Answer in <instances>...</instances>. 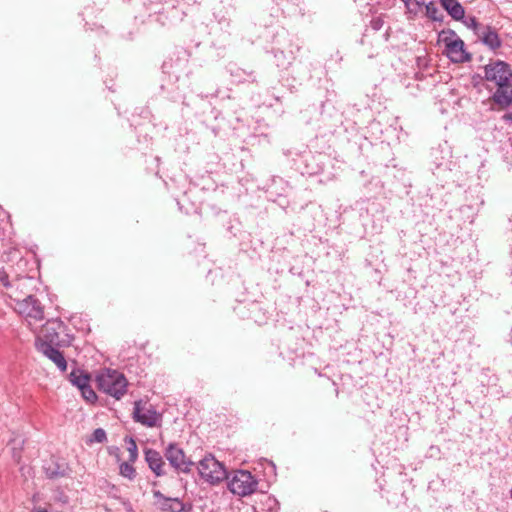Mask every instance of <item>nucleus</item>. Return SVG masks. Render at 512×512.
Segmentation results:
<instances>
[{
  "label": "nucleus",
  "instance_id": "obj_15",
  "mask_svg": "<svg viewBox=\"0 0 512 512\" xmlns=\"http://www.w3.org/2000/svg\"><path fill=\"white\" fill-rule=\"evenodd\" d=\"M442 7L454 20H462L465 16V10L458 0H440Z\"/></svg>",
  "mask_w": 512,
  "mask_h": 512
},
{
  "label": "nucleus",
  "instance_id": "obj_20",
  "mask_svg": "<svg viewBox=\"0 0 512 512\" xmlns=\"http://www.w3.org/2000/svg\"><path fill=\"white\" fill-rule=\"evenodd\" d=\"M411 13H417L418 9L425 5L424 0H402Z\"/></svg>",
  "mask_w": 512,
  "mask_h": 512
},
{
  "label": "nucleus",
  "instance_id": "obj_10",
  "mask_svg": "<svg viewBox=\"0 0 512 512\" xmlns=\"http://www.w3.org/2000/svg\"><path fill=\"white\" fill-rule=\"evenodd\" d=\"M497 87V90L492 95V100L501 108H507L512 105V84L506 82Z\"/></svg>",
  "mask_w": 512,
  "mask_h": 512
},
{
  "label": "nucleus",
  "instance_id": "obj_21",
  "mask_svg": "<svg viewBox=\"0 0 512 512\" xmlns=\"http://www.w3.org/2000/svg\"><path fill=\"white\" fill-rule=\"evenodd\" d=\"M106 440V432L102 428H97L94 430L93 434L91 435V438L89 439V442H96V443H102Z\"/></svg>",
  "mask_w": 512,
  "mask_h": 512
},
{
  "label": "nucleus",
  "instance_id": "obj_26",
  "mask_svg": "<svg viewBox=\"0 0 512 512\" xmlns=\"http://www.w3.org/2000/svg\"><path fill=\"white\" fill-rule=\"evenodd\" d=\"M372 24H373V27H374L375 29H380V28H381V21H380V19H375V20H373V21H372Z\"/></svg>",
  "mask_w": 512,
  "mask_h": 512
},
{
  "label": "nucleus",
  "instance_id": "obj_23",
  "mask_svg": "<svg viewBox=\"0 0 512 512\" xmlns=\"http://www.w3.org/2000/svg\"><path fill=\"white\" fill-rule=\"evenodd\" d=\"M465 25L468 27V28H471L474 30V32L476 34H478V31L483 28L484 26H481L478 21L476 20L475 17H469L467 18L465 21H464Z\"/></svg>",
  "mask_w": 512,
  "mask_h": 512
},
{
  "label": "nucleus",
  "instance_id": "obj_1",
  "mask_svg": "<svg viewBox=\"0 0 512 512\" xmlns=\"http://www.w3.org/2000/svg\"><path fill=\"white\" fill-rule=\"evenodd\" d=\"M99 390L120 399L127 391L128 382L125 376L117 370L104 369L96 377Z\"/></svg>",
  "mask_w": 512,
  "mask_h": 512
},
{
  "label": "nucleus",
  "instance_id": "obj_7",
  "mask_svg": "<svg viewBox=\"0 0 512 512\" xmlns=\"http://www.w3.org/2000/svg\"><path fill=\"white\" fill-rule=\"evenodd\" d=\"M485 79L494 82L497 86L510 82L512 71L510 66L504 61H495L485 66Z\"/></svg>",
  "mask_w": 512,
  "mask_h": 512
},
{
  "label": "nucleus",
  "instance_id": "obj_4",
  "mask_svg": "<svg viewBox=\"0 0 512 512\" xmlns=\"http://www.w3.org/2000/svg\"><path fill=\"white\" fill-rule=\"evenodd\" d=\"M197 468L201 478L211 484L219 483L227 478L224 466L213 456L204 457Z\"/></svg>",
  "mask_w": 512,
  "mask_h": 512
},
{
  "label": "nucleus",
  "instance_id": "obj_27",
  "mask_svg": "<svg viewBox=\"0 0 512 512\" xmlns=\"http://www.w3.org/2000/svg\"><path fill=\"white\" fill-rule=\"evenodd\" d=\"M33 512H47L45 509H39V510H36V511H33Z\"/></svg>",
  "mask_w": 512,
  "mask_h": 512
},
{
  "label": "nucleus",
  "instance_id": "obj_24",
  "mask_svg": "<svg viewBox=\"0 0 512 512\" xmlns=\"http://www.w3.org/2000/svg\"><path fill=\"white\" fill-rule=\"evenodd\" d=\"M0 281L5 285V286H10L9 282H8V275L6 274L5 271L1 270L0 269Z\"/></svg>",
  "mask_w": 512,
  "mask_h": 512
},
{
  "label": "nucleus",
  "instance_id": "obj_2",
  "mask_svg": "<svg viewBox=\"0 0 512 512\" xmlns=\"http://www.w3.org/2000/svg\"><path fill=\"white\" fill-rule=\"evenodd\" d=\"M10 298L15 302V311L25 318L29 326H32L33 323L40 322L44 319L43 306L34 296L28 295L21 299L18 297L16 292H13V294L10 295Z\"/></svg>",
  "mask_w": 512,
  "mask_h": 512
},
{
  "label": "nucleus",
  "instance_id": "obj_17",
  "mask_svg": "<svg viewBox=\"0 0 512 512\" xmlns=\"http://www.w3.org/2000/svg\"><path fill=\"white\" fill-rule=\"evenodd\" d=\"M132 464L133 463L129 462V460L127 462H123L120 464L119 470H120L121 476H123L129 480L134 479V477L136 475V471Z\"/></svg>",
  "mask_w": 512,
  "mask_h": 512
},
{
  "label": "nucleus",
  "instance_id": "obj_19",
  "mask_svg": "<svg viewBox=\"0 0 512 512\" xmlns=\"http://www.w3.org/2000/svg\"><path fill=\"white\" fill-rule=\"evenodd\" d=\"M425 9H426V15L430 19H432L434 21H439L442 19L441 12L439 11L437 6L433 2L425 4Z\"/></svg>",
  "mask_w": 512,
  "mask_h": 512
},
{
  "label": "nucleus",
  "instance_id": "obj_12",
  "mask_svg": "<svg viewBox=\"0 0 512 512\" xmlns=\"http://www.w3.org/2000/svg\"><path fill=\"white\" fill-rule=\"evenodd\" d=\"M156 504L163 511L181 512L184 509L183 503L177 498H166L159 491L154 492Z\"/></svg>",
  "mask_w": 512,
  "mask_h": 512
},
{
  "label": "nucleus",
  "instance_id": "obj_22",
  "mask_svg": "<svg viewBox=\"0 0 512 512\" xmlns=\"http://www.w3.org/2000/svg\"><path fill=\"white\" fill-rule=\"evenodd\" d=\"M80 391L82 393V396L89 402H93L97 398L95 392L93 391L89 384L84 388L80 389Z\"/></svg>",
  "mask_w": 512,
  "mask_h": 512
},
{
  "label": "nucleus",
  "instance_id": "obj_25",
  "mask_svg": "<svg viewBox=\"0 0 512 512\" xmlns=\"http://www.w3.org/2000/svg\"><path fill=\"white\" fill-rule=\"evenodd\" d=\"M502 119L505 122L512 124V113H506L505 115H503Z\"/></svg>",
  "mask_w": 512,
  "mask_h": 512
},
{
  "label": "nucleus",
  "instance_id": "obj_18",
  "mask_svg": "<svg viewBox=\"0 0 512 512\" xmlns=\"http://www.w3.org/2000/svg\"><path fill=\"white\" fill-rule=\"evenodd\" d=\"M125 442L128 445L127 446V451L129 453V459L128 460H129V462L134 463L137 460V457H138V449H137L136 442L131 437L125 438Z\"/></svg>",
  "mask_w": 512,
  "mask_h": 512
},
{
  "label": "nucleus",
  "instance_id": "obj_11",
  "mask_svg": "<svg viewBox=\"0 0 512 512\" xmlns=\"http://www.w3.org/2000/svg\"><path fill=\"white\" fill-rule=\"evenodd\" d=\"M60 326L59 321L49 320L42 327L39 332V336L36 342H47L49 344H53L58 341V333L57 328Z\"/></svg>",
  "mask_w": 512,
  "mask_h": 512
},
{
  "label": "nucleus",
  "instance_id": "obj_3",
  "mask_svg": "<svg viewBox=\"0 0 512 512\" xmlns=\"http://www.w3.org/2000/svg\"><path fill=\"white\" fill-rule=\"evenodd\" d=\"M438 42L444 45V53L452 62L462 63L469 60L464 42L453 30L441 31L438 35Z\"/></svg>",
  "mask_w": 512,
  "mask_h": 512
},
{
  "label": "nucleus",
  "instance_id": "obj_14",
  "mask_svg": "<svg viewBox=\"0 0 512 512\" xmlns=\"http://www.w3.org/2000/svg\"><path fill=\"white\" fill-rule=\"evenodd\" d=\"M145 460L149 465V468L157 475L161 476L164 474L163 467L165 465L162 456L159 452L152 449L145 451Z\"/></svg>",
  "mask_w": 512,
  "mask_h": 512
},
{
  "label": "nucleus",
  "instance_id": "obj_16",
  "mask_svg": "<svg viewBox=\"0 0 512 512\" xmlns=\"http://www.w3.org/2000/svg\"><path fill=\"white\" fill-rule=\"evenodd\" d=\"M89 376L87 374L78 372V371H72L70 374V381L71 383L76 386L79 390L84 388L89 384Z\"/></svg>",
  "mask_w": 512,
  "mask_h": 512
},
{
  "label": "nucleus",
  "instance_id": "obj_9",
  "mask_svg": "<svg viewBox=\"0 0 512 512\" xmlns=\"http://www.w3.org/2000/svg\"><path fill=\"white\" fill-rule=\"evenodd\" d=\"M36 347L43 355L50 359L61 370L66 371L67 362L63 354L47 342H36Z\"/></svg>",
  "mask_w": 512,
  "mask_h": 512
},
{
  "label": "nucleus",
  "instance_id": "obj_5",
  "mask_svg": "<svg viewBox=\"0 0 512 512\" xmlns=\"http://www.w3.org/2000/svg\"><path fill=\"white\" fill-rule=\"evenodd\" d=\"M133 419L146 427H158L162 422V414L153 405L140 400L134 403Z\"/></svg>",
  "mask_w": 512,
  "mask_h": 512
},
{
  "label": "nucleus",
  "instance_id": "obj_8",
  "mask_svg": "<svg viewBox=\"0 0 512 512\" xmlns=\"http://www.w3.org/2000/svg\"><path fill=\"white\" fill-rule=\"evenodd\" d=\"M165 457L177 471L184 473L191 471L193 462L186 457L184 451L178 445L169 444L165 451Z\"/></svg>",
  "mask_w": 512,
  "mask_h": 512
},
{
  "label": "nucleus",
  "instance_id": "obj_13",
  "mask_svg": "<svg viewBox=\"0 0 512 512\" xmlns=\"http://www.w3.org/2000/svg\"><path fill=\"white\" fill-rule=\"evenodd\" d=\"M478 38L490 49H497L501 46V40L497 32L490 26H484L478 31Z\"/></svg>",
  "mask_w": 512,
  "mask_h": 512
},
{
  "label": "nucleus",
  "instance_id": "obj_6",
  "mask_svg": "<svg viewBox=\"0 0 512 512\" xmlns=\"http://www.w3.org/2000/svg\"><path fill=\"white\" fill-rule=\"evenodd\" d=\"M257 484V481L250 472L239 470L233 474L228 487L233 494L244 497L254 493L257 489Z\"/></svg>",
  "mask_w": 512,
  "mask_h": 512
}]
</instances>
